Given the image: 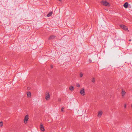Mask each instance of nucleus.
Returning <instances> with one entry per match:
<instances>
[{"label":"nucleus","mask_w":132,"mask_h":132,"mask_svg":"<svg viewBox=\"0 0 132 132\" xmlns=\"http://www.w3.org/2000/svg\"><path fill=\"white\" fill-rule=\"evenodd\" d=\"M123 6L125 8H127L128 6V3L127 2H126L123 5Z\"/></svg>","instance_id":"nucleus-8"},{"label":"nucleus","mask_w":132,"mask_h":132,"mask_svg":"<svg viewBox=\"0 0 132 132\" xmlns=\"http://www.w3.org/2000/svg\"><path fill=\"white\" fill-rule=\"evenodd\" d=\"M60 1H61L62 0H59Z\"/></svg>","instance_id":"nucleus-23"},{"label":"nucleus","mask_w":132,"mask_h":132,"mask_svg":"<svg viewBox=\"0 0 132 132\" xmlns=\"http://www.w3.org/2000/svg\"><path fill=\"white\" fill-rule=\"evenodd\" d=\"M101 3L103 5L105 6H109L110 5V3L106 1H102Z\"/></svg>","instance_id":"nucleus-1"},{"label":"nucleus","mask_w":132,"mask_h":132,"mask_svg":"<svg viewBox=\"0 0 132 132\" xmlns=\"http://www.w3.org/2000/svg\"><path fill=\"white\" fill-rule=\"evenodd\" d=\"M80 93L83 96H84L85 95V91L84 89V88H82L80 91Z\"/></svg>","instance_id":"nucleus-5"},{"label":"nucleus","mask_w":132,"mask_h":132,"mask_svg":"<svg viewBox=\"0 0 132 132\" xmlns=\"http://www.w3.org/2000/svg\"><path fill=\"white\" fill-rule=\"evenodd\" d=\"M31 93L30 92H29L27 94V96L28 97H30L31 96Z\"/></svg>","instance_id":"nucleus-12"},{"label":"nucleus","mask_w":132,"mask_h":132,"mask_svg":"<svg viewBox=\"0 0 132 132\" xmlns=\"http://www.w3.org/2000/svg\"><path fill=\"white\" fill-rule=\"evenodd\" d=\"M55 36L53 35L51 36L48 38L49 40H52L54 39L55 37Z\"/></svg>","instance_id":"nucleus-6"},{"label":"nucleus","mask_w":132,"mask_h":132,"mask_svg":"<svg viewBox=\"0 0 132 132\" xmlns=\"http://www.w3.org/2000/svg\"><path fill=\"white\" fill-rule=\"evenodd\" d=\"M102 112L101 111H100L98 113V117H99L100 116V117L102 115Z\"/></svg>","instance_id":"nucleus-10"},{"label":"nucleus","mask_w":132,"mask_h":132,"mask_svg":"<svg viewBox=\"0 0 132 132\" xmlns=\"http://www.w3.org/2000/svg\"><path fill=\"white\" fill-rule=\"evenodd\" d=\"M89 61L90 62H92V60H91L89 59Z\"/></svg>","instance_id":"nucleus-21"},{"label":"nucleus","mask_w":132,"mask_h":132,"mask_svg":"<svg viewBox=\"0 0 132 132\" xmlns=\"http://www.w3.org/2000/svg\"><path fill=\"white\" fill-rule=\"evenodd\" d=\"M130 41L131 40H129Z\"/></svg>","instance_id":"nucleus-24"},{"label":"nucleus","mask_w":132,"mask_h":132,"mask_svg":"<svg viewBox=\"0 0 132 132\" xmlns=\"http://www.w3.org/2000/svg\"><path fill=\"white\" fill-rule=\"evenodd\" d=\"M76 86L77 87H79L80 86V85L79 84H77Z\"/></svg>","instance_id":"nucleus-17"},{"label":"nucleus","mask_w":132,"mask_h":132,"mask_svg":"<svg viewBox=\"0 0 132 132\" xmlns=\"http://www.w3.org/2000/svg\"><path fill=\"white\" fill-rule=\"evenodd\" d=\"M63 109H64V108H61V111H62V112H63Z\"/></svg>","instance_id":"nucleus-18"},{"label":"nucleus","mask_w":132,"mask_h":132,"mask_svg":"<svg viewBox=\"0 0 132 132\" xmlns=\"http://www.w3.org/2000/svg\"><path fill=\"white\" fill-rule=\"evenodd\" d=\"M69 90H70L72 91L74 89L73 87V86H71L69 88Z\"/></svg>","instance_id":"nucleus-13"},{"label":"nucleus","mask_w":132,"mask_h":132,"mask_svg":"<svg viewBox=\"0 0 132 132\" xmlns=\"http://www.w3.org/2000/svg\"><path fill=\"white\" fill-rule=\"evenodd\" d=\"M126 93V92L124 91L123 90H122V92H121V94L122 96L123 97H124Z\"/></svg>","instance_id":"nucleus-9"},{"label":"nucleus","mask_w":132,"mask_h":132,"mask_svg":"<svg viewBox=\"0 0 132 132\" xmlns=\"http://www.w3.org/2000/svg\"><path fill=\"white\" fill-rule=\"evenodd\" d=\"M120 27L121 28L124 29L126 31H128V28L125 25L123 24L121 25Z\"/></svg>","instance_id":"nucleus-3"},{"label":"nucleus","mask_w":132,"mask_h":132,"mask_svg":"<svg viewBox=\"0 0 132 132\" xmlns=\"http://www.w3.org/2000/svg\"><path fill=\"white\" fill-rule=\"evenodd\" d=\"M83 75L82 73V72H81L80 73V77H82Z\"/></svg>","instance_id":"nucleus-14"},{"label":"nucleus","mask_w":132,"mask_h":132,"mask_svg":"<svg viewBox=\"0 0 132 132\" xmlns=\"http://www.w3.org/2000/svg\"><path fill=\"white\" fill-rule=\"evenodd\" d=\"M92 81L93 82H95V79L94 78H93L92 80Z\"/></svg>","instance_id":"nucleus-15"},{"label":"nucleus","mask_w":132,"mask_h":132,"mask_svg":"<svg viewBox=\"0 0 132 132\" xmlns=\"http://www.w3.org/2000/svg\"><path fill=\"white\" fill-rule=\"evenodd\" d=\"M131 108H132V105H131Z\"/></svg>","instance_id":"nucleus-25"},{"label":"nucleus","mask_w":132,"mask_h":132,"mask_svg":"<svg viewBox=\"0 0 132 132\" xmlns=\"http://www.w3.org/2000/svg\"><path fill=\"white\" fill-rule=\"evenodd\" d=\"M58 101H61V99H60V98H59V99H58Z\"/></svg>","instance_id":"nucleus-20"},{"label":"nucleus","mask_w":132,"mask_h":132,"mask_svg":"<svg viewBox=\"0 0 132 132\" xmlns=\"http://www.w3.org/2000/svg\"><path fill=\"white\" fill-rule=\"evenodd\" d=\"M53 67L52 65H51V68H52H52H53Z\"/></svg>","instance_id":"nucleus-19"},{"label":"nucleus","mask_w":132,"mask_h":132,"mask_svg":"<svg viewBox=\"0 0 132 132\" xmlns=\"http://www.w3.org/2000/svg\"><path fill=\"white\" fill-rule=\"evenodd\" d=\"M50 98L49 93L48 92H46V94L45 99L46 100H48Z\"/></svg>","instance_id":"nucleus-2"},{"label":"nucleus","mask_w":132,"mask_h":132,"mask_svg":"<svg viewBox=\"0 0 132 132\" xmlns=\"http://www.w3.org/2000/svg\"><path fill=\"white\" fill-rule=\"evenodd\" d=\"M52 14V12H50L47 15V16L48 17L51 16Z\"/></svg>","instance_id":"nucleus-11"},{"label":"nucleus","mask_w":132,"mask_h":132,"mask_svg":"<svg viewBox=\"0 0 132 132\" xmlns=\"http://www.w3.org/2000/svg\"><path fill=\"white\" fill-rule=\"evenodd\" d=\"M29 119V116L28 115H27L25 116V118L24 120V122L25 123H26L27 122V121Z\"/></svg>","instance_id":"nucleus-4"},{"label":"nucleus","mask_w":132,"mask_h":132,"mask_svg":"<svg viewBox=\"0 0 132 132\" xmlns=\"http://www.w3.org/2000/svg\"><path fill=\"white\" fill-rule=\"evenodd\" d=\"M124 107L125 108H126V104L125 105H124Z\"/></svg>","instance_id":"nucleus-22"},{"label":"nucleus","mask_w":132,"mask_h":132,"mask_svg":"<svg viewBox=\"0 0 132 132\" xmlns=\"http://www.w3.org/2000/svg\"><path fill=\"white\" fill-rule=\"evenodd\" d=\"M3 125V122H0V126L1 127Z\"/></svg>","instance_id":"nucleus-16"},{"label":"nucleus","mask_w":132,"mask_h":132,"mask_svg":"<svg viewBox=\"0 0 132 132\" xmlns=\"http://www.w3.org/2000/svg\"><path fill=\"white\" fill-rule=\"evenodd\" d=\"M40 126L41 130L43 131H44L45 129L43 125L42 124H41L40 125Z\"/></svg>","instance_id":"nucleus-7"}]
</instances>
